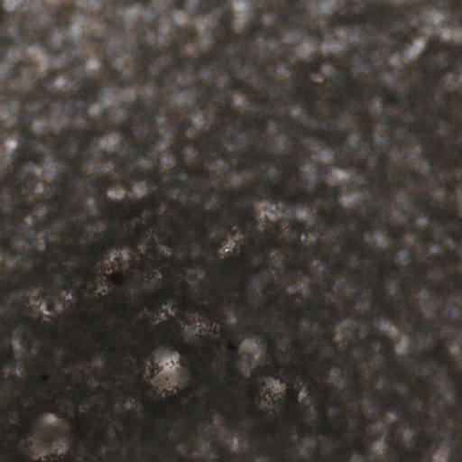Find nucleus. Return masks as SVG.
Listing matches in <instances>:
<instances>
[{"instance_id":"nucleus-10","label":"nucleus","mask_w":462,"mask_h":462,"mask_svg":"<svg viewBox=\"0 0 462 462\" xmlns=\"http://www.w3.org/2000/svg\"><path fill=\"white\" fill-rule=\"evenodd\" d=\"M44 285L48 291L49 296L51 298L54 295L59 294L60 291H69L75 288V280L71 276L68 275L66 271L62 269L60 271V282L55 283L54 280L49 277L48 273L44 279Z\"/></svg>"},{"instance_id":"nucleus-39","label":"nucleus","mask_w":462,"mask_h":462,"mask_svg":"<svg viewBox=\"0 0 462 462\" xmlns=\"http://www.w3.org/2000/svg\"><path fill=\"white\" fill-rule=\"evenodd\" d=\"M191 123L192 121L189 119V117H186V119L176 120L172 126L176 132L183 134L188 131L191 125Z\"/></svg>"},{"instance_id":"nucleus-28","label":"nucleus","mask_w":462,"mask_h":462,"mask_svg":"<svg viewBox=\"0 0 462 462\" xmlns=\"http://www.w3.org/2000/svg\"><path fill=\"white\" fill-rule=\"evenodd\" d=\"M223 248V244L221 241H212L209 244H204L203 249L204 251L209 254L213 261H220L219 254L217 251Z\"/></svg>"},{"instance_id":"nucleus-19","label":"nucleus","mask_w":462,"mask_h":462,"mask_svg":"<svg viewBox=\"0 0 462 462\" xmlns=\"http://www.w3.org/2000/svg\"><path fill=\"white\" fill-rule=\"evenodd\" d=\"M79 80L83 84L88 85L86 89V93L88 97L97 99L101 96V86L99 83L96 82L95 79L87 76V73L84 70H81L79 73Z\"/></svg>"},{"instance_id":"nucleus-49","label":"nucleus","mask_w":462,"mask_h":462,"mask_svg":"<svg viewBox=\"0 0 462 462\" xmlns=\"http://www.w3.org/2000/svg\"><path fill=\"white\" fill-rule=\"evenodd\" d=\"M462 65V52L460 55L453 54V65L450 66L448 70L451 71L455 74H458L460 72V67Z\"/></svg>"},{"instance_id":"nucleus-58","label":"nucleus","mask_w":462,"mask_h":462,"mask_svg":"<svg viewBox=\"0 0 462 462\" xmlns=\"http://www.w3.org/2000/svg\"><path fill=\"white\" fill-rule=\"evenodd\" d=\"M303 84L306 85L309 91L312 93H316L318 88L319 87L318 83L313 82V80L310 79L308 76L303 77Z\"/></svg>"},{"instance_id":"nucleus-1","label":"nucleus","mask_w":462,"mask_h":462,"mask_svg":"<svg viewBox=\"0 0 462 462\" xmlns=\"http://www.w3.org/2000/svg\"><path fill=\"white\" fill-rule=\"evenodd\" d=\"M291 174L289 179L283 180V185H275L272 180L269 181V186L263 189V194L267 199H272L279 203H283L291 208L297 207H310L318 198H329L334 201H337L340 198L341 189L339 186L328 187L325 181L320 182V190L313 195L300 189L299 192H294L290 187V180L299 181L300 175V169L295 163V159H291Z\"/></svg>"},{"instance_id":"nucleus-25","label":"nucleus","mask_w":462,"mask_h":462,"mask_svg":"<svg viewBox=\"0 0 462 462\" xmlns=\"http://www.w3.org/2000/svg\"><path fill=\"white\" fill-rule=\"evenodd\" d=\"M50 136L53 141L52 150L59 152L60 157L68 156V150L66 149L67 143L61 138H60L59 134L50 132Z\"/></svg>"},{"instance_id":"nucleus-32","label":"nucleus","mask_w":462,"mask_h":462,"mask_svg":"<svg viewBox=\"0 0 462 462\" xmlns=\"http://www.w3.org/2000/svg\"><path fill=\"white\" fill-rule=\"evenodd\" d=\"M406 324L413 326L415 330L418 333H420L422 337H429L430 331L423 321L420 319H413L412 316H410L408 319H406Z\"/></svg>"},{"instance_id":"nucleus-27","label":"nucleus","mask_w":462,"mask_h":462,"mask_svg":"<svg viewBox=\"0 0 462 462\" xmlns=\"http://www.w3.org/2000/svg\"><path fill=\"white\" fill-rule=\"evenodd\" d=\"M177 79V76L173 72V69L162 66L161 68V78L156 79V84L161 87H164L166 85V80L168 81H175Z\"/></svg>"},{"instance_id":"nucleus-54","label":"nucleus","mask_w":462,"mask_h":462,"mask_svg":"<svg viewBox=\"0 0 462 462\" xmlns=\"http://www.w3.org/2000/svg\"><path fill=\"white\" fill-rule=\"evenodd\" d=\"M23 138L25 141V143L28 144V149H33V143L35 141V135L32 134V132L25 130L23 132Z\"/></svg>"},{"instance_id":"nucleus-6","label":"nucleus","mask_w":462,"mask_h":462,"mask_svg":"<svg viewBox=\"0 0 462 462\" xmlns=\"http://www.w3.org/2000/svg\"><path fill=\"white\" fill-rule=\"evenodd\" d=\"M235 14L232 7L226 8L219 16V24L224 32V36L217 34H212L211 39L216 43L219 51H223L228 45L234 44L235 34H234V23H235Z\"/></svg>"},{"instance_id":"nucleus-31","label":"nucleus","mask_w":462,"mask_h":462,"mask_svg":"<svg viewBox=\"0 0 462 462\" xmlns=\"http://www.w3.org/2000/svg\"><path fill=\"white\" fill-rule=\"evenodd\" d=\"M43 415V411L37 409L33 411L32 417L27 420L26 428L27 432L32 434L37 430V424L40 421L41 417Z\"/></svg>"},{"instance_id":"nucleus-57","label":"nucleus","mask_w":462,"mask_h":462,"mask_svg":"<svg viewBox=\"0 0 462 462\" xmlns=\"http://www.w3.org/2000/svg\"><path fill=\"white\" fill-rule=\"evenodd\" d=\"M335 20H336V23L339 25L350 24L354 21V19H351V18L346 16V14H335Z\"/></svg>"},{"instance_id":"nucleus-15","label":"nucleus","mask_w":462,"mask_h":462,"mask_svg":"<svg viewBox=\"0 0 462 462\" xmlns=\"http://www.w3.org/2000/svg\"><path fill=\"white\" fill-rule=\"evenodd\" d=\"M389 40L393 52L397 54H402L403 50L412 43L411 38L405 30L404 32H392Z\"/></svg>"},{"instance_id":"nucleus-4","label":"nucleus","mask_w":462,"mask_h":462,"mask_svg":"<svg viewBox=\"0 0 462 462\" xmlns=\"http://www.w3.org/2000/svg\"><path fill=\"white\" fill-rule=\"evenodd\" d=\"M421 5L420 1H417L416 5H404L400 7L397 13H392L391 10L385 6H376V10L381 14H386L390 16L392 23H402L403 29L407 32L410 37H420L423 36L421 32V26L423 24L422 19H419L417 24L410 23V13L415 11Z\"/></svg>"},{"instance_id":"nucleus-17","label":"nucleus","mask_w":462,"mask_h":462,"mask_svg":"<svg viewBox=\"0 0 462 462\" xmlns=\"http://www.w3.org/2000/svg\"><path fill=\"white\" fill-rule=\"evenodd\" d=\"M27 68L30 72L33 71L34 62L29 59H23L14 61L9 71L6 72V78L9 81H15L21 77L22 68Z\"/></svg>"},{"instance_id":"nucleus-37","label":"nucleus","mask_w":462,"mask_h":462,"mask_svg":"<svg viewBox=\"0 0 462 462\" xmlns=\"http://www.w3.org/2000/svg\"><path fill=\"white\" fill-rule=\"evenodd\" d=\"M444 5L439 7L441 11H448L449 9L452 13H457L462 9V0H443Z\"/></svg>"},{"instance_id":"nucleus-56","label":"nucleus","mask_w":462,"mask_h":462,"mask_svg":"<svg viewBox=\"0 0 462 462\" xmlns=\"http://www.w3.org/2000/svg\"><path fill=\"white\" fill-rule=\"evenodd\" d=\"M330 172L329 168L326 166H322V164H319L318 170H317V178L319 180V188H320V182L324 181L325 176L328 175Z\"/></svg>"},{"instance_id":"nucleus-45","label":"nucleus","mask_w":462,"mask_h":462,"mask_svg":"<svg viewBox=\"0 0 462 462\" xmlns=\"http://www.w3.org/2000/svg\"><path fill=\"white\" fill-rule=\"evenodd\" d=\"M133 146L137 151L139 158H146L147 159V158H150L152 153V150L151 148H149V146H147V145H143L140 143H134Z\"/></svg>"},{"instance_id":"nucleus-23","label":"nucleus","mask_w":462,"mask_h":462,"mask_svg":"<svg viewBox=\"0 0 462 462\" xmlns=\"http://www.w3.org/2000/svg\"><path fill=\"white\" fill-rule=\"evenodd\" d=\"M83 56H75L71 60L70 65L63 69V73L68 75L69 78L79 79V72H77V68L84 65Z\"/></svg>"},{"instance_id":"nucleus-35","label":"nucleus","mask_w":462,"mask_h":462,"mask_svg":"<svg viewBox=\"0 0 462 462\" xmlns=\"http://www.w3.org/2000/svg\"><path fill=\"white\" fill-rule=\"evenodd\" d=\"M283 5L292 9L299 15H304L306 13V6L301 4L300 0H283Z\"/></svg>"},{"instance_id":"nucleus-48","label":"nucleus","mask_w":462,"mask_h":462,"mask_svg":"<svg viewBox=\"0 0 462 462\" xmlns=\"http://www.w3.org/2000/svg\"><path fill=\"white\" fill-rule=\"evenodd\" d=\"M74 167L76 168L75 174L70 176V181L80 182L84 180V176L81 171L82 164L79 161H74Z\"/></svg>"},{"instance_id":"nucleus-60","label":"nucleus","mask_w":462,"mask_h":462,"mask_svg":"<svg viewBox=\"0 0 462 462\" xmlns=\"http://www.w3.org/2000/svg\"><path fill=\"white\" fill-rule=\"evenodd\" d=\"M171 5L176 11H187V0H171Z\"/></svg>"},{"instance_id":"nucleus-2","label":"nucleus","mask_w":462,"mask_h":462,"mask_svg":"<svg viewBox=\"0 0 462 462\" xmlns=\"http://www.w3.org/2000/svg\"><path fill=\"white\" fill-rule=\"evenodd\" d=\"M160 327L164 330L162 335V344L166 348L179 351L182 356L188 357L189 359L190 367L194 370L196 366L194 358L199 357L195 348L185 342L181 326L174 321L172 326H169L167 323H162Z\"/></svg>"},{"instance_id":"nucleus-63","label":"nucleus","mask_w":462,"mask_h":462,"mask_svg":"<svg viewBox=\"0 0 462 462\" xmlns=\"http://www.w3.org/2000/svg\"><path fill=\"white\" fill-rule=\"evenodd\" d=\"M227 349L230 351L232 361L235 363L239 362L238 356V345H229L227 346Z\"/></svg>"},{"instance_id":"nucleus-62","label":"nucleus","mask_w":462,"mask_h":462,"mask_svg":"<svg viewBox=\"0 0 462 462\" xmlns=\"http://www.w3.org/2000/svg\"><path fill=\"white\" fill-rule=\"evenodd\" d=\"M263 142V139H262V143ZM252 147L255 151L258 158H264L267 156V151L263 147V143L258 144V145H253Z\"/></svg>"},{"instance_id":"nucleus-8","label":"nucleus","mask_w":462,"mask_h":462,"mask_svg":"<svg viewBox=\"0 0 462 462\" xmlns=\"http://www.w3.org/2000/svg\"><path fill=\"white\" fill-rule=\"evenodd\" d=\"M13 95L19 100H25L26 102H42L44 107L41 110L42 115H49L51 105L54 100H56V96L51 93L50 88L42 84H37L35 86L32 97H25L21 87H16L13 89Z\"/></svg>"},{"instance_id":"nucleus-53","label":"nucleus","mask_w":462,"mask_h":462,"mask_svg":"<svg viewBox=\"0 0 462 462\" xmlns=\"http://www.w3.org/2000/svg\"><path fill=\"white\" fill-rule=\"evenodd\" d=\"M448 213V220L450 223H453L462 231V218L457 215V213L452 212L450 210H447Z\"/></svg>"},{"instance_id":"nucleus-5","label":"nucleus","mask_w":462,"mask_h":462,"mask_svg":"<svg viewBox=\"0 0 462 462\" xmlns=\"http://www.w3.org/2000/svg\"><path fill=\"white\" fill-rule=\"evenodd\" d=\"M309 110V116L311 120L318 125L314 130L310 131L312 134L320 139H325L328 146H333V138L337 139V144L339 146H344L347 140V134L345 132H332L330 123L319 117L318 114L315 113V108L312 104H309L307 106Z\"/></svg>"},{"instance_id":"nucleus-26","label":"nucleus","mask_w":462,"mask_h":462,"mask_svg":"<svg viewBox=\"0 0 462 462\" xmlns=\"http://www.w3.org/2000/svg\"><path fill=\"white\" fill-rule=\"evenodd\" d=\"M26 162H32L33 164H40L41 159L34 153L33 149H27L23 157L17 158L15 164L17 168H23V165Z\"/></svg>"},{"instance_id":"nucleus-30","label":"nucleus","mask_w":462,"mask_h":462,"mask_svg":"<svg viewBox=\"0 0 462 462\" xmlns=\"http://www.w3.org/2000/svg\"><path fill=\"white\" fill-rule=\"evenodd\" d=\"M115 83L119 88H122L124 86L131 87L134 84L139 83V79L137 77L128 76V74L116 72Z\"/></svg>"},{"instance_id":"nucleus-43","label":"nucleus","mask_w":462,"mask_h":462,"mask_svg":"<svg viewBox=\"0 0 462 462\" xmlns=\"http://www.w3.org/2000/svg\"><path fill=\"white\" fill-rule=\"evenodd\" d=\"M313 57L315 59V60H314L313 64L309 66V72L319 73L324 65V60H323L322 57L317 53H314Z\"/></svg>"},{"instance_id":"nucleus-16","label":"nucleus","mask_w":462,"mask_h":462,"mask_svg":"<svg viewBox=\"0 0 462 462\" xmlns=\"http://www.w3.org/2000/svg\"><path fill=\"white\" fill-rule=\"evenodd\" d=\"M175 32H178L180 37L178 38V46L175 47L174 50V55L176 57H180V47L181 45L186 44L187 42H194L197 41L198 38V32L193 30H187V28H184V26L176 24L175 25Z\"/></svg>"},{"instance_id":"nucleus-50","label":"nucleus","mask_w":462,"mask_h":462,"mask_svg":"<svg viewBox=\"0 0 462 462\" xmlns=\"http://www.w3.org/2000/svg\"><path fill=\"white\" fill-rule=\"evenodd\" d=\"M74 133L82 134L83 138L86 139L88 141V143L89 144L91 136H94L97 133H102V132L97 131V130L89 131V130H86V128L77 127L74 129Z\"/></svg>"},{"instance_id":"nucleus-22","label":"nucleus","mask_w":462,"mask_h":462,"mask_svg":"<svg viewBox=\"0 0 462 462\" xmlns=\"http://www.w3.org/2000/svg\"><path fill=\"white\" fill-rule=\"evenodd\" d=\"M392 450L399 454L401 462H421L423 457L422 452L420 451L413 453L412 456H409L407 452L402 450V447L399 441H396L395 444L392 446Z\"/></svg>"},{"instance_id":"nucleus-36","label":"nucleus","mask_w":462,"mask_h":462,"mask_svg":"<svg viewBox=\"0 0 462 462\" xmlns=\"http://www.w3.org/2000/svg\"><path fill=\"white\" fill-rule=\"evenodd\" d=\"M191 177L193 180L201 182L202 185L208 186L209 185L211 181V176L206 170H199L197 171H194L191 174Z\"/></svg>"},{"instance_id":"nucleus-13","label":"nucleus","mask_w":462,"mask_h":462,"mask_svg":"<svg viewBox=\"0 0 462 462\" xmlns=\"http://www.w3.org/2000/svg\"><path fill=\"white\" fill-rule=\"evenodd\" d=\"M232 7L229 0H200L199 5L191 10L193 15H204L208 13L217 11V9H225Z\"/></svg>"},{"instance_id":"nucleus-59","label":"nucleus","mask_w":462,"mask_h":462,"mask_svg":"<svg viewBox=\"0 0 462 462\" xmlns=\"http://www.w3.org/2000/svg\"><path fill=\"white\" fill-rule=\"evenodd\" d=\"M91 189L94 194L98 197V199L106 195V191L100 182H94L91 186Z\"/></svg>"},{"instance_id":"nucleus-41","label":"nucleus","mask_w":462,"mask_h":462,"mask_svg":"<svg viewBox=\"0 0 462 462\" xmlns=\"http://www.w3.org/2000/svg\"><path fill=\"white\" fill-rule=\"evenodd\" d=\"M289 398L291 399V402L294 407L295 410L300 411V404L299 402V394L300 391L297 387H289L288 389Z\"/></svg>"},{"instance_id":"nucleus-34","label":"nucleus","mask_w":462,"mask_h":462,"mask_svg":"<svg viewBox=\"0 0 462 462\" xmlns=\"http://www.w3.org/2000/svg\"><path fill=\"white\" fill-rule=\"evenodd\" d=\"M356 19L363 33H369V31L366 29L367 22L374 25L376 24V18L373 14H359Z\"/></svg>"},{"instance_id":"nucleus-61","label":"nucleus","mask_w":462,"mask_h":462,"mask_svg":"<svg viewBox=\"0 0 462 462\" xmlns=\"http://www.w3.org/2000/svg\"><path fill=\"white\" fill-rule=\"evenodd\" d=\"M434 356L439 363L445 365L446 366H448V368L450 369V363L448 359L446 357L444 352L437 351L435 352Z\"/></svg>"},{"instance_id":"nucleus-11","label":"nucleus","mask_w":462,"mask_h":462,"mask_svg":"<svg viewBox=\"0 0 462 462\" xmlns=\"http://www.w3.org/2000/svg\"><path fill=\"white\" fill-rule=\"evenodd\" d=\"M76 10L75 4H61L56 10L50 13L51 18L56 19L58 30H66L72 23L69 14Z\"/></svg>"},{"instance_id":"nucleus-14","label":"nucleus","mask_w":462,"mask_h":462,"mask_svg":"<svg viewBox=\"0 0 462 462\" xmlns=\"http://www.w3.org/2000/svg\"><path fill=\"white\" fill-rule=\"evenodd\" d=\"M66 107L65 113L70 116H74V113H79L82 116L88 114L90 102L83 94H77L73 96V99L70 102H65Z\"/></svg>"},{"instance_id":"nucleus-46","label":"nucleus","mask_w":462,"mask_h":462,"mask_svg":"<svg viewBox=\"0 0 462 462\" xmlns=\"http://www.w3.org/2000/svg\"><path fill=\"white\" fill-rule=\"evenodd\" d=\"M145 178L144 173L141 169L134 168L127 171V179L130 181L134 180H143Z\"/></svg>"},{"instance_id":"nucleus-47","label":"nucleus","mask_w":462,"mask_h":462,"mask_svg":"<svg viewBox=\"0 0 462 462\" xmlns=\"http://www.w3.org/2000/svg\"><path fill=\"white\" fill-rule=\"evenodd\" d=\"M374 221H377L379 217H383L385 218L390 217V211L387 207H378L377 209L371 212L370 214Z\"/></svg>"},{"instance_id":"nucleus-3","label":"nucleus","mask_w":462,"mask_h":462,"mask_svg":"<svg viewBox=\"0 0 462 462\" xmlns=\"http://www.w3.org/2000/svg\"><path fill=\"white\" fill-rule=\"evenodd\" d=\"M240 203L244 206L242 210L236 212V216L227 218V229L232 230L233 226H239L243 234H246L256 224V217L251 203L259 200V195L254 191H247L238 195Z\"/></svg>"},{"instance_id":"nucleus-21","label":"nucleus","mask_w":462,"mask_h":462,"mask_svg":"<svg viewBox=\"0 0 462 462\" xmlns=\"http://www.w3.org/2000/svg\"><path fill=\"white\" fill-rule=\"evenodd\" d=\"M391 157L388 153H383L377 160L376 171L383 180L386 183L389 180L388 171L391 168ZM384 187H387V184L384 185Z\"/></svg>"},{"instance_id":"nucleus-18","label":"nucleus","mask_w":462,"mask_h":462,"mask_svg":"<svg viewBox=\"0 0 462 462\" xmlns=\"http://www.w3.org/2000/svg\"><path fill=\"white\" fill-rule=\"evenodd\" d=\"M437 125L435 123V126L431 132H430V136L428 140V146L430 149V152H428V159L430 161V165L432 169H438L440 165L439 158L437 157L436 150L438 146H439V141L436 139V137L433 134L434 130L436 129Z\"/></svg>"},{"instance_id":"nucleus-12","label":"nucleus","mask_w":462,"mask_h":462,"mask_svg":"<svg viewBox=\"0 0 462 462\" xmlns=\"http://www.w3.org/2000/svg\"><path fill=\"white\" fill-rule=\"evenodd\" d=\"M22 168H18L15 171H8L6 179L7 184L11 185V183H14L13 186L17 192L18 195L22 193V188L30 189L34 186L33 175L32 173H29L28 176L23 177Z\"/></svg>"},{"instance_id":"nucleus-24","label":"nucleus","mask_w":462,"mask_h":462,"mask_svg":"<svg viewBox=\"0 0 462 462\" xmlns=\"http://www.w3.org/2000/svg\"><path fill=\"white\" fill-rule=\"evenodd\" d=\"M103 23L108 25L112 30L118 31L120 33H123L125 31L124 20L118 16H116V14L113 16H105L104 14Z\"/></svg>"},{"instance_id":"nucleus-42","label":"nucleus","mask_w":462,"mask_h":462,"mask_svg":"<svg viewBox=\"0 0 462 462\" xmlns=\"http://www.w3.org/2000/svg\"><path fill=\"white\" fill-rule=\"evenodd\" d=\"M139 54L142 60H147L151 63H152L154 60V50L152 48H145L143 44H141L139 47Z\"/></svg>"},{"instance_id":"nucleus-64","label":"nucleus","mask_w":462,"mask_h":462,"mask_svg":"<svg viewBox=\"0 0 462 462\" xmlns=\"http://www.w3.org/2000/svg\"><path fill=\"white\" fill-rule=\"evenodd\" d=\"M344 457L338 459H335L334 462H349L351 459V449L349 446H346L344 450Z\"/></svg>"},{"instance_id":"nucleus-51","label":"nucleus","mask_w":462,"mask_h":462,"mask_svg":"<svg viewBox=\"0 0 462 462\" xmlns=\"http://www.w3.org/2000/svg\"><path fill=\"white\" fill-rule=\"evenodd\" d=\"M56 77H57L56 70H53V69H51V70L48 71V74L46 75V77H44L39 84H42L45 87L50 88L52 86L53 81Z\"/></svg>"},{"instance_id":"nucleus-9","label":"nucleus","mask_w":462,"mask_h":462,"mask_svg":"<svg viewBox=\"0 0 462 462\" xmlns=\"http://www.w3.org/2000/svg\"><path fill=\"white\" fill-rule=\"evenodd\" d=\"M108 252V248L106 246H99L94 248V250L88 254L87 261V267L81 272L83 278L88 282L94 283L97 279V272L100 263L105 258V254Z\"/></svg>"},{"instance_id":"nucleus-52","label":"nucleus","mask_w":462,"mask_h":462,"mask_svg":"<svg viewBox=\"0 0 462 462\" xmlns=\"http://www.w3.org/2000/svg\"><path fill=\"white\" fill-rule=\"evenodd\" d=\"M256 32L257 33H264L265 39H270L273 37L276 33V29L274 26H270L268 29L263 30V26L262 24H257L256 26Z\"/></svg>"},{"instance_id":"nucleus-55","label":"nucleus","mask_w":462,"mask_h":462,"mask_svg":"<svg viewBox=\"0 0 462 462\" xmlns=\"http://www.w3.org/2000/svg\"><path fill=\"white\" fill-rule=\"evenodd\" d=\"M212 151L217 153V158L225 157L227 152L225 146L221 143H219V141H217V143L212 148Z\"/></svg>"},{"instance_id":"nucleus-40","label":"nucleus","mask_w":462,"mask_h":462,"mask_svg":"<svg viewBox=\"0 0 462 462\" xmlns=\"http://www.w3.org/2000/svg\"><path fill=\"white\" fill-rule=\"evenodd\" d=\"M60 403L57 399L48 400V402H44V410L53 414H58L59 416H63L64 413L59 409Z\"/></svg>"},{"instance_id":"nucleus-33","label":"nucleus","mask_w":462,"mask_h":462,"mask_svg":"<svg viewBox=\"0 0 462 462\" xmlns=\"http://www.w3.org/2000/svg\"><path fill=\"white\" fill-rule=\"evenodd\" d=\"M135 229L137 235L125 241L131 248H135L136 245L141 244L146 236V231L142 225H137Z\"/></svg>"},{"instance_id":"nucleus-20","label":"nucleus","mask_w":462,"mask_h":462,"mask_svg":"<svg viewBox=\"0 0 462 462\" xmlns=\"http://www.w3.org/2000/svg\"><path fill=\"white\" fill-rule=\"evenodd\" d=\"M74 189H75V188L69 189V194L62 200L63 208H66V210L68 211V213L70 216V217H67L68 223H71L73 217L77 218V217H80L82 216V212H81L79 207L74 203V201L72 200V199L69 196V193H71L72 190H74Z\"/></svg>"},{"instance_id":"nucleus-38","label":"nucleus","mask_w":462,"mask_h":462,"mask_svg":"<svg viewBox=\"0 0 462 462\" xmlns=\"http://www.w3.org/2000/svg\"><path fill=\"white\" fill-rule=\"evenodd\" d=\"M127 132H128V134H129V138L125 140V145H128L130 147L131 151L126 153V159L130 162H134L139 158V155H138L137 151L133 146V144L134 143L131 142L132 132L131 131H127Z\"/></svg>"},{"instance_id":"nucleus-29","label":"nucleus","mask_w":462,"mask_h":462,"mask_svg":"<svg viewBox=\"0 0 462 462\" xmlns=\"http://www.w3.org/2000/svg\"><path fill=\"white\" fill-rule=\"evenodd\" d=\"M217 91V86L216 83H211L208 88L206 89L205 95L198 97L197 104L199 107L203 111L208 107V99Z\"/></svg>"},{"instance_id":"nucleus-7","label":"nucleus","mask_w":462,"mask_h":462,"mask_svg":"<svg viewBox=\"0 0 462 462\" xmlns=\"http://www.w3.org/2000/svg\"><path fill=\"white\" fill-rule=\"evenodd\" d=\"M430 65L433 68V73H428L426 70H422L425 86L428 90H418L414 88L415 91L420 92L424 97L428 100H433V89L435 86L443 87L445 85L443 79V67L440 64V61L438 60V50L435 51V55L431 60H430Z\"/></svg>"},{"instance_id":"nucleus-44","label":"nucleus","mask_w":462,"mask_h":462,"mask_svg":"<svg viewBox=\"0 0 462 462\" xmlns=\"http://www.w3.org/2000/svg\"><path fill=\"white\" fill-rule=\"evenodd\" d=\"M405 177L407 180H411L412 182L416 183L419 186L424 185V180L422 175L418 173L416 170L408 171L407 173L405 174Z\"/></svg>"}]
</instances>
